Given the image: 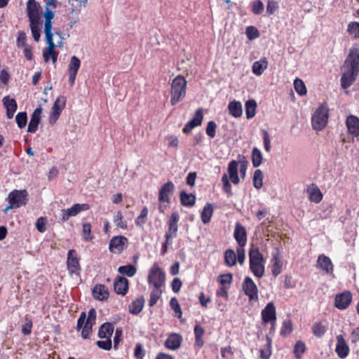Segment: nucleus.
Here are the masks:
<instances>
[{
    "label": "nucleus",
    "instance_id": "6ab92c4d",
    "mask_svg": "<svg viewBox=\"0 0 359 359\" xmlns=\"http://www.w3.org/2000/svg\"><path fill=\"white\" fill-rule=\"evenodd\" d=\"M180 217L177 212H173L170 215L169 219V229L168 231L165 233V237L166 240H170L176 237L177 232L178 230L177 222L179 221Z\"/></svg>",
    "mask_w": 359,
    "mask_h": 359
},
{
    "label": "nucleus",
    "instance_id": "79ce46f5",
    "mask_svg": "<svg viewBox=\"0 0 359 359\" xmlns=\"http://www.w3.org/2000/svg\"><path fill=\"white\" fill-rule=\"evenodd\" d=\"M327 331V325L321 322L315 323L312 327V332L317 337H321Z\"/></svg>",
    "mask_w": 359,
    "mask_h": 359
},
{
    "label": "nucleus",
    "instance_id": "0e129e2a",
    "mask_svg": "<svg viewBox=\"0 0 359 359\" xmlns=\"http://www.w3.org/2000/svg\"><path fill=\"white\" fill-rule=\"evenodd\" d=\"M216 128H217V125L214 121H211L208 123V126L206 128V133L211 138H213L215 137Z\"/></svg>",
    "mask_w": 359,
    "mask_h": 359
},
{
    "label": "nucleus",
    "instance_id": "f3484780",
    "mask_svg": "<svg viewBox=\"0 0 359 359\" xmlns=\"http://www.w3.org/2000/svg\"><path fill=\"white\" fill-rule=\"evenodd\" d=\"M81 67V60L76 55L71 57L69 63L68 65V73H69V82L71 86H73L76 74Z\"/></svg>",
    "mask_w": 359,
    "mask_h": 359
},
{
    "label": "nucleus",
    "instance_id": "09e8293b",
    "mask_svg": "<svg viewBox=\"0 0 359 359\" xmlns=\"http://www.w3.org/2000/svg\"><path fill=\"white\" fill-rule=\"evenodd\" d=\"M113 219L117 227L122 229H127L126 221L123 219V217L121 211H118L114 214Z\"/></svg>",
    "mask_w": 359,
    "mask_h": 359
},
{
    "label": "nucleus",
    "instance_id": "bf43d9fd",
    "mask_svg": "<svg viewBox=\"0 0 359 359\" xmlns=\"http://www.w3.org/2000/svg\"><path fill=\"white\" fill-rule=\"evenodd\" d=\"M147 214H148V209L145 207L142 210L140 215L135 219V224L137 226H142L146 222V218L147 217Z\"/></svg>",
    "mask_w": 359,
    "mask_h": 359
},
{
    "label": "nucleus",
    "instance_id": "2f4dec72",
    "mask_svg": "<svg viewBox=\"0 0 359 359\" xmlns=\"http://www.w3.org/2000/svg\"><path fill=\"white\" fill-rule=\"evenodd\" d=\"M228 110L229 114L234 118H239L243 114L242 104L239 101L233 100L229 103Z\"/></svg>",
    "mask_w": 359,
    "mask_h": 359
},
{
    "label": "nucleus",
    "instance_id": "423d86ee",
    "mask_svg": "<svg viewBox=\"0 0 359 359\" xmlns=\"http://www.w3.org/2000/svg\"><path fill=\"white\" fill-rule=\"evenodd\" d=\"M249 257L250 268L253 274L258 278L262 277L264 273V258L259 249L255 247L251 248Z\"/></svg>",
    "mask_w": 359,
    "mask_h": 359
},
{
    "label": "nucleus",
    "instance_id": "4468645a",
    "mask_svg": "<svg viewBox=\"0 0 359 359\" xmlns=\"http://www.w3.org/2000/svg\"><path fill=\"white\" fill-rule=\"evenodd\" d=\"M262 319L265 324L270 323L272 329H273L276 321V307L273 302L268 303L262 311Z\"/></svg>",
    "mask_w": 359,
    "mask_h": 359
},
{
    "label": "nucleus",
    "instance_id": "e433bc0d",
    "mask_svg": "<svg viewBox=\"0 0 359 359\" xmlns=\"http://www.w3.org/2000/svg\"><path fill=\"white\" fill-rule=\"evenodd\" d=\"M213 213V208L210 203H206L201 212V220L204 224L210 221Z\"/></svg>",
    "mask_w": 359,
    "mask_h": 359
},
{
    "label": "nucleus",
    "instance_id": "9b49d317",
    "mask_svg": "<svg viewBox=\"0 0 359 359\" xmlns=\"http://www.w3.org/2000/svg\"><path fill=\"white\" fill-rule=\"evenodd\" d=\"M65 104L66 97L65 96H60L55 100L49 116V123L50 126L55 124Z\"/></svg>",
    "mask_w": 359,
    "mask_h": 359
},
{
    "label": "nucleus",
    "instance_id": "2eb2a0df",
    "mask_svg": "<svg viewBox=\"0 0 359 359\" xmlns=\"http://www.w3.org/2000/svg\"><path fill=\"white\" fill-rule=\"evenodd\" d=\"M243 290L250 300L258 299V289L256 284L250 277H245L243 283Z\"/></svg>",
    "mask_w": 359,
    "mask_h": 359
},
{
    "label": "nucleus",
    "instance_id": "774afa93",
    "mask_svg": "<svg viewBox=\"0 0 359 359\" xmlns=\"http://www.w3.org/2000/svg\"><path fill=\"white\" fill-rule=\"evenodd\" d=\"M46 219L43 217H39L36 222V227L41 233H43L46 231Z\"/></svg>",
    "mask_w": 359,
    "mask_h": 359
},
{
    "label": "nucleus",
    "instance_id": "864d4df0",
    "mask_svg": "<svg viewBox=\"0 0 359 359\" xmlns=\"http://www.w3.org/2000/svg\"><path fill=\"white\" fill-rule=\"evenodd\" d=\"M292 331V324L290 320L286 319L283 323V326L280 330V334L287 336Z\"/></svg>",
    "mask_w": 359,
    "mask_h": 359
},
{
    "label": "nucleus",
    "instance_id": "f03ea898",
    "mask_svg": "<svg viewBox=\"0 0 359 359\" xmlns=\"http://www.w3.org/2000/svg\"><path fill=\"white\" fill-rule=\"evenodd\" d=\"M342 76L341 84L343 88L350 87L359 72V50L351 48L342 67Z\"/></svg>",
    "mask_w": 359,
    "mask_h": 359
},
{
    "label": "nucleus",
    "instance_id": "680f3d73",
    "mask_svg": "<svg viewBox=\"0 0 359 359\" xmlns=\"http://www.w3.org/2000/svg\"><path fill=\"white\" fill-rule=\"evenodd\" d=\"M236 255V261L238 260L240 264H243L245 260V251L244 247H237Z\"/></svg>",
    "mask_w": 359,
    "mask_h": 359
},
{
    "label": "nucleus",
    "instance_id": "7ed1b4c3",
    "mask_svg": "<svg viewBox=\"0 0 359 359\" xmlns=\"http://www.w3.org/2000/svg\"><path fill=\"white\" fill-rule=\"evenodd\" d=\"M238 166L239 162L235 160L231 161L228 165V175L224 174L222 177V189L228 196H231L233 194L229 180L233 184H238L240 182L238 174Z\"/></svg>",
    "mask_w": 359,
    "mask_h": 359
},
{
    "label": "nucleus",
    "instance_id": "f257e3e1",
    "mask_svg": "<svg viewBox=\"0 0 359 359\" xmlns=\"http://www.w3.org/2000/svg\"><path fill=\"white\" fill-rule=\"evenodd\" d=\"M53 5L55 7L54 0H50L47 4L46 6ZM54 11L46 7V11L43 13L45 18L44 22V34L47 47L43 50V57L45 62H48L50 59L52 60V63L55 65L57 62V53L55 50L57 46L62 45V37L60 36V41L57 43L53 42V34L52 32V20L54 18Z\"/></svg>",
    "mask_w": 359,
    "mask_h": 359
},
{
    "label": "nucleus",
    "instance_id": "4d7b16f0",
    "mask_svg": "<svg viewBox=\"0 0 359 359\" xmlns=\"http://www.w3.org/2000/svg\"><path fill=\"white\" fill-rule=\"evenodd\" d=\"M170 304L171 308L175 311L176 316L178 318H181L182 312L179 304L177 299L175 297H172L170 299Z\"/></svg>",
    "mask_w": 359,
    "mask_h": 359
},
{
    "label": "nucleus",
    "instance_id": "ea45409f",
    "mask_svg": "<svg viewBox=\"0 0 359 359\" xmlns=\"http://www.w3.org/2000/svg\"><path fill=\"white\" fill-rule=\"evenodd\" d=\"M204 329L199 325L194 327L195 345L201 347L203 345V335L204 334Z\"/></svg>",
    "mask_w": 359,
    "mask_h": 359
},
{
    "label": "nucleus",
    "instance_id": "603ef678",
    "mask_svg": "<svg viewBox=\"0 0 359 359\" xmlns=\"http://www.w3.org/2000/svg\"><path fill=\"white\" fill-rule=\"evenodd\" d=\"M15 121L20 128L25 127L27 121V116L26 112H20L15 116Z\"/></svg>",
    "mask_w": 359,
    "mask_h": 359
},
{
    "label": "nucleus",
    "instance_id": "de8ad7c7",
    "mask_svg": "<svg viewBox=\"0 0 359 359\" xmlns=\"http://www.w3.org/2000/svg\"><path fill=\"white\" fill-rule=\"evenodd\" d=\"M294 88L296 92L301 96L305 95L307 93L306 87L300 79H295L294 81Z\"/></svg>",
    "mask_w": 359,
    "mask_h": 359
},
{
    "label": "nucleus",
    "instance_id": "412c9836",
    "mask_svg": "<svg viewBox=\"0 0 359 359\" xmlns=\"http://www.w3.org/2000/svg\"><path fill=\"white\" fill-rule=\"evenodd\" d=\"M40 8L41 6L35 0H28L27 14L30 22L40 21Z\"/></svg>",
    "mask_w": 359,
    "mask_h": 359
},
{
    "label": "nucleus",
    "instance_id": "c85d7f7f",
    "mask_svg": "<svg viewBox=\"0 0 359 359\" xmlns=\"http://www.w3.org/2000/svg\"><path fill=\"white\" fill-rule=\"evenodd\" d=\"M128 281L126 278L118 277L114 283V290L117 294L124 295L128 288Z\"/></svg>",
    "mask_w": 359,
    "mask_h": 359
},
{
    "label": "nucleus",
    "instance_id": "7c9ffc66",
    "mask_svg": "<svg viewBox=\"0 0 359 359\" xmlns=\"http://www.w3.org/2000/svg\"><path fill=\"white\" fill-rule=\"evenodd\" d=\"M268 67V60L266 57H263L259 60L256 61L252 66V71L254 74L260 76Z\"/></svg>",
    "mask_w": 359,
    "mask_h": 359
},
{
    "label": "nucleus",
    "instance_id": "8fccbe9b",
    "mask_svg": "<svg viewBox=\"0 0 359 359\" xmlns=\"http://www.w3.org/2000/svg\"><path fill=\"white\" fill-rule=\"evenodd\" d=\"M41 21L39 22H30V29L32 31V36L36 41H39L41 37V32L39 25Z\"/></svg>",
    "mask_w": 359,
    "mask_h": 359
},
{
    "label": "nucleus",
    "instance_id": "f8f14e48",
    "mask_svg": "<svg viewBox=\"0 0 359 359\" xmlns=\"http://www.w3.org/2000/svg\"><path fill=\"white\" fill-rule=\"evenodd\" d=\"M128 245V240L123 236H115L109 241V250L114 254L121 253Z\"/></svg>",
    "mask_w": 359,
    "mask_h": 359
},
{
    "label": "nucleus",
    "instance_id": "37998d69",
    "mask_svg": "<svg viewBox=\"0 0 359 359\" xmlns=\"http://www.w3.org/2000/svg\"><path fill=\"white\" fill-rule=\"evenodd\" d=\"M262 159L263 156L261 151L259 149L254 147L252 151V161L253 166L255 168L259 166L262 163Z\"/></svg>",
    "mask_w": 359,
    "mask_h": 359
},
{
    "label": "nucleus",
    "instance_id": "13d9d810",
    "mask_svg": "<svg viewBox=\"0 0 359 359\" xmlns=\"http://www.w3.org/2000/svg\"><path fill=\"white\" fill-rule=\"evenodd\" d=\"M238 162H239L238 169L240 170L241 177L244 179L245 177L248 163L244 156L240 157V160Z\"/></svg>",
    "mask_w": 359,
    "mask_h": 359
},
{
    "label": "nucleus",
    "instance_id": "4be33fe9",
    "mask_svg": "<svg viewBox=\"0 0 359 359\" xmlns=\"http://www.w3.org/2000/svg\"><path fill=\"white\" fill-rule=\"evenodd\" d=\"M335 351L341 358H345L349 353V347L342 335L337 336Z\"/></svg>",
    "mask_w": 359,
    "mask_h": 359
},
{
    "label": "nucleus",
    "instance_id": "c9c22d12",
    "mask_svg": "<svg viewBox=\"0 0 359 359\" xmlns=\"http://www.w3.org/2000/svg\"><path fill=\"white\" fill-rule=\"evenodd\" d=\"M257 109V102L254 100H248L245 102V114L248 119L252 118L255 116Z\"/></svg>",
    "mask_w": 359,
    "mask_h": 359
},
{
    "label": "nucleus",
    "instance_id": "e2e57ef3",
    "mask_svg": "<svg viewBox=\"0 0 359 359\" xmlns=\"http://www.w3.org/2000/svg\"><path fill=\"white\" fill-rule=\"evenodd\" d=\"M306 346L302 341H297L294 348V353L297 358H300L302 354L305 351Z\"/></svg>",
    "mask_w": 359,
    "mask_h": 359
},
{
    "label": "nucleus",
    "instance_id": "b1692460",
    "mask_svg": "<svg viewBox=\"0 0 359 359\" xmlns=\"http://www.w3.org/2000/svg\"><path fill=\"white\" fill-rule=\"evenodd\" d=\"M317 267L326 273L332 274L333 273V264L332 261L328 257L324 255H319L317 260Z\"/></svg>",
    "mask_w": 359,
    "mask_h": 359
},
{
    "label": "nucleus",
    "instance_id": "0eeeda50",
    "mask_svg": "<svg viewBox=\"0 0 359 359\" xmlns=\"http://www.w3.org/2000/svg\"><path fill=\"white\" fill-rule=\"evenodd\" d=\"M329 109L325 104H323L316 110L311 119L313 128L316 130H323L328 121Z\"/></svg>",
    "mask_w": 359,
    "mask_h": 359
},
{
    "label": "nucleus",
    "instance_id": "393cba45",
    "mask_svg": "<svg viewBox=\"0 0 359 359\" xmlns=\"http://www.w3.org/2000/svg\"><path fill=\"white\" fill-rule=\"evenodd\" d=\"M182 341V337L180 334L172 333L167 338L165 346L167 348L174 351L180 347Z\"/></svg>",
    "mask_w": 359,
    "mask_h": 359
},
{
    "label": "nucleus",
    "instance_id": "cd10ccee",
    "mask_svg": "<svg viewBox=\"0 0 359 359\" xmlns=\"http://www.w3.org/2000/svg\"><path fill=\"white\" fill-rule=\"evenodd\" d=\"M3 104L6 109V115L8 118H12L17 110L18 104L15 99L6 96L3 98Z\"/></svg>",
    "mask_w": 359,
    "mask_h": 359
},
{
    "label": "nucleus",
    "instance_id": "f704fd0d",
    "mask_svg": "<svg viewBox=\"0 0 359 359\" xmlns=\"http://www.w3.org/2000/svg\"><path fill=\"white\" fill-rule=\"evenodd\" d=\"M181 203L184 206H192L195 203L196 197L192 194H187L184 191L180 192Z\"/></svg>",
    "mask_w": 359,
    "mask_h": 359
},
{
    "label": "nucleus",
    "instance_id": "c03bdc74",
    "mask_svg": "<svg viewBox=\"0 0 359 359\" xmlns=\"http://www.w3.org/2000/svg\"><path fill=\"white\" fill-rule=\"evenodd\" d=\"M347 32L353 39L359 38V22H351L347 26Z\"/></svg>",
    "mask_w": 359,
    "mask_h": 359
},
{
    "label": "nucleus",
    "instance_id": "473e14b6",
    "mask_svg": "<svg viewBox=\"0 0 359 359\" xmlns=\"http://www.w3.org/2000/svg\"><path fill=\"white\" fill-rule=\"evenodd\" d=\"M144 305V298L143 297H140L135 300H134L129 306V312L137 315L140 313Z\"/></svg>",
    "mask_w": 359,
    "mask_h": 359
},
{
    "label": "nucleus",
    "instance_id": "9d476101",
    "mask_svg": "<svg viewBox=\"0 0 359 359\" xmlns=\"http://www.w3.org/2000/svg\"><path fill=\"white\" fill-rule=\"evenodd\" d=\"M165 273L157 263L153 264L148 274L147 281L152 287L162 288L165 283Z\"/></svg>",
    "mask_w": 359,
    "mask_h": 359
},
{
    "label": "nucleus",
    "instance_id": "6e6552de",
    "mask_svg": "<svg viewBox=\"0 0 359 359\" xmlns=\"http://www.w3.org/2000/svg\"><path fill=\"white\" fill-rule=\"evenodd\" d=\"M175 186L172 182L164 184L159 190L158 201L159 211L163 213L170 203V196L173 193Z\"/></svg>",
    "mask_w": 359,
    "mask_h": 359
},
{
    "label": "nucleus",
    "instance_id": "dca6fc26",
    "mask_svg": "<svg viewBox=\"0 0 359 359\" xmlns=\"http://www.w3.org/2000/svg\"><path fill=\"white\" fill-rule=\"evenodd\" d=\"M67 269L71 274L79 273L81 270L79 259L76 255V251L74 250H69L67 253Z\"/></svg>",
    "mask_w": 359,
    "mask_h": 359
},
{
    "label": "nucleus",
    "instance_id": "58836bf2",
    "mask_svg": "<svg viewBox=\"0 0 359 359\" xmlns=\"http://www.w3.org/2000/svg\"><path fill=\"white\" fill-rule=\"evenodd\" d=\"M308 191L309 193V198L311 201L318 203L322 201L323 194L318 187L310 188Z\"/></svg>",
    "mask_w": 359,
    "mask_h": 359
},
{
    "label": "nucleus",
    "instance_id": "ddd939ff",
    "mask_svg": "<svg viewBox=\"0 0 359 359\" xmlns=\"http://www.w3.org/2000/svg\"><path fill=\"white\" fill-rule=\"evenodd\" d=\"M90 206L87 203H76L74 204L72 207L62 210V220L63 222L67 221L69 217L76 216L81 212L88 210Z\"/></svg>",
    "mask_w": 359,
    "mask_h": 359
},
{
    "label": "nucleus",
    "instance_id": "5fc2aeb1",
    "mask_svg": "<svg viewBox=\"0 0 359 359\" xmlns=\"http://www.w3.org/2000/svg\"><path fill=\"white\" fill-rule=\"evenodd\" d=\"M245 34L248 39L254 40L259 36L258 29L254 26H249L246 28Z\"/></svg>",
    "mask_w": 359,
    "mask_h": 359
},
{
    "label": "nucleus",
    "instance_id": "4c0bfd02",
    "mask_svg": "<svg viewBox=\"0 0 359 359\" xmlns=\"http://www.w3.org/2000/svg\"><path fill=\"white\" fill-rule=\"evenodd\" d=\"M224 263L226 266L230 267L236 265V255L233 250L228 249L224 252Z\"/></svg>",
    "mask_w": 359,
    "mask_h": 359
},
{
    "label": "nucleus",
    "instance_id": "69168bd1",
    "mask_svg": "<svg viewBox=\"0 0 359 359\" xmlns=\"http://www.w3.org/2000/svg\"><path fill=\"white\" fill-rule=\"evenodd\" d=\"M27 37L26 34L24 32L20 31L18 33L17 38V46L19 48L25 47L27 45L26 44Z\"/></svg>",
    "mask_w": 359,
    "mask_h": 359
},
{
    "label": "nucleus",
    "instance_id": "72a5a7b5",
    "mask_svg": "<svg viewBox=\"0 0 359 359\" xmlns=\"http://www.w3.org/2000/svg\"><path fill=\"white\" fill-rule=\"evenodd\" d=\"M114 332L112 324L109 323H104L100 328L98 336L102 339H110Z\"/></svg>",
    "mask_w": 359,
    "mask_h": 359
},
{
    "label": "nucleus",
    "instance_id": "1a4fd4ad",
    "mask_svg": "<svg viewBox=\"0 0 359 359\" xmlns=\"http://www.w3.org/2000/svg\"><path fill=\"white\" fill-rule=\"evenodd\" d=\"M9 205L7 206L4 212H7L13 208H18L25 205L27 202V192L26 190H14L11 191L8 197Z\"/></svg>",
    "mask_w": 359,
    "mask_h": 359
},
{
    "label": "nucleus",
    "instance_id": "a211bd4d",
    "mask_svg": "<svg viewBox=\"0 0 359 359\" xmlns=\"http://www.w3.org/2000/svg\"><path fill=\"white\" fill-rule=\"evenodd\" d=\"M352 294L349 291H344L335 296L334 306L340 309H346L351 303Z\"/></svg>",
    "mask_w": 359,
    "mask_h": 359
},
{
    "label": "nucleus",
    "instance_id": "052dcab7",
    "mask_svg": "<svg viewBox=\"0 0 359 359\" xmlns=\"http://www.w3.org/2000/svg\"><path fill=\"white\" fill-rule=\"evenodd\" d=\"M83 239L86 241H91L93 236H91V225L89 223L83 224Z\"/></svg>",
    "mask_w": 359,
    "mask_h": 359
},
{
    "label": "nucleus",
    "instance_id": "3c124183",
    "mask_svg": "<svg viewBox=\"0 0 359 359\" xmlns=\"http://www.w3.org/2000/svg\"><path fill=\"white\" fill-rule=\"evenodd\" d=\"M271 355V340L267 338V344L260 351V357L262 359H269Z\"/></svg>",
    "mask_w": 359,
    "mask_h": 359
},
{
    "label": "nucleus",
    "instance_id": "c756f323",
    "mask_svg": "<svg viewBox=\"0 0 359 359\" xmlns=\"http://www.w3.org/2000/svg\"><path fill=\"white\" fill-rule=\"evenodd\" d=\"M93 295L96 299L103 301L108 298L109 291L104 285H97L93 290Z\"/></svg>",
    "mask_w": 359,
    "mask_h": 359
},
{
    "label": "nucleus",
    "instance_id": "39448f33",
    "mask_svg": "<svg viewBox=\"0 0 359 359\" xmlns=\"http://www.w3.org/2000/svg\"><path fill=\"white\" fill-rule=\"evenodd\" d=\"M96 320V311L91 309L86 316L82 312L77 321V329L81 330V335L83 339L88 338L92 333V328Z\"/></svg>",
    "mask_w": 359,
    "mask_h": 359
},
{
    "label": "nucleus",
    "instance_id": "6e6d98bb",
    "mask_svg": "<svg viewBox=\"0 0 359 359\" xmlns=\"http://www.w3.org/2000/svg\"><path fill=\"white\" fill-rule=\"evenodd\" d=\"M203 118V109L199 108L196 111L194 117L190 121L195 126H200L202 123Z\"/></svg>",
    "mask_w": 359,
    "mask_h": 359
},
{
    "label": "nucleus",
    "instance_id": "49530a36",
    "mask_svg": "<svg viewBox=\"0 0 359 359\" xmlns=\"http://www.w3.org/2000/svg\"><path fill=\"white\" fill-rule=\"evenodd\" d=\"M264 175L261 170H256L253 176V185L257 189H259L263 186Z\"/></svg>",
    "mask_w": 359,
    "mask_h": 359
},
{
    "label": "nucleus",
    "instance_id": "a878e982",
    "mask_svg": "<svg viewBox=\"0 0 359 359\" xmlns=\"http://www.w3.org/2000/svg\"><path fill=\"white\" fill-rule=\"evenodd\" d=\"M42 114V107H39L36 108L31 117L30 121L28 125L27 132L28 133H35L38 128L39 123L41 119V115Z\"/></svg>",
    "mask_w": 359,
    "mask_h": 359
},
{
    "label": "nucleus",
    "instance_id": "20e7f679",
    "mask_svg": "<svg viewBox=\"0 0 359 359\" xmlns=\"http://www.w3.org/2000/svg\"><path fill=\"white\" fill-rule=\"evenodd\" d=\"M187 81L182 76H176L172 81L170 104L172 106L181 102L186 96Z\"/></svg>",
    "mask_w": 359,
    "mask_h": 359
},
{
    "label": "nucleus",
    "instance_id": "a18cd8bd",
    "mask_svg": "<svg viewBox=\"0 0 359 359\" xmlns=\"http://www.w3.org/2000/svg\"><path fill=\"white\" fill-rule=\"evenodd\" d=\"M118 271L121 273L128 276V277H133L137 272V269L135 266L128 264L126 266H119Z\"/></svg>",
    "mask_w": 359,
    "mask_h": 359
},
{
    "label": "nucleus",
    "instance_id": "aec40b11",
    "mask_svg": "<svg viewBox=\"0 0 359 359\" xmlns=\"http://www.w3.org/2000/svg\"><path fill=\"white\" fill-rule=\"evenodd\" d=\"M233 237L238 244V247H245L247 243V231L245 228L237 222L235 226Z\"/></svg>",
    "mask_w": 359,
    "mask_h": 359
},
{
    "label": "nucleus",
    "instance_id": "5701e85b",
    "mask_svg": "<svg viewBox=\"0 0 359 359\" xmlns=\"http://www.w3.org/2000/svg\"><path fill=\"white\" fill-rule=\"evenodd\" d=\"M346 125L349 134L353 137L359 135V118L357 116L353 115L348 116L346 120Z\"/></svg>",
    "mask_w": 359,
    "mask_h": 359
},
{
    "label": "nucleus",
    "instance_id": "bb28decb",
    "mask_svg": "<svg viewBox=\"0 0 359 359\" xmlns=\"http://www.w3.org/2000/svg\"><path fill=\"white\" fill-rule=\"evenodd\" d=\"M271 262L272 273L274 276H277L281 273L283 266L282 257L278 250L273 252Z\"/></svg>",
    "mask_w": 359,
    "mask_h": 359
},
{
    "label": "nucleus",
    "instance_id": "338daca9",
    "mask_svg": "<svg viewBox=\"0 0 359 359\" xmlns=\"http://www.w3.org/2000/svg\"><path fill=\"white\" fill-rule=\"evenodd\" d=\"M218 280L224 287L225 285H230L232 280V275L231 273H226L219 276Z\"/></svg>",
    "mask_w": 359,
    "mask_h": 359
},
{
    "label": "nucleus",
    "instance_id": "a19ab883",
    "mask_svg": "<svg viewBox=\"0 0 359 359\" xmlns=\"http://www.w3.org/2000/svg\"><path fill=\"white\" fill-rule=\"evenodd\" d=\"M162 294V289L160 287H152L149 300V306H154Z\"/></svg>",
    "mask_w": 359,
    "mask_h": 359
}]
</instances>
